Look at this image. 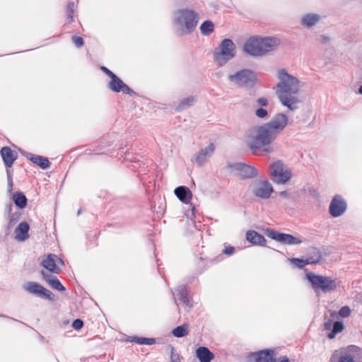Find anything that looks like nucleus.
Here are the masks:
<instances>
[{"mask_svg": "<svg viewBox=\"0 0 362 362\" xmlns=\"http://www.w3.org/2000/svg\"><path fill=\"white\" fill-rule=\"evenodd\" d=\"M287 124V116L284 113L276 114L269 122L256 126L249 132L246 139L247 146L255 155L274 153L272 143Z\"/></svg>", "mask_w": 362, "mask_h": 362, "instance_id": "f257e3e1", "label": "nucleus"}, {"mask_svg": "<svg viewBox=\"0 0 362 362\" xmlns=\"http://www.w3.org/2000/svg\"><path fill=\"white\" fill-rule=\"evenodd\" d=\"M276 77L279 82L275 88L279 100L284 106L287 107L290 110H296L300 103L298 96L300 88L299 80L296 76L289 74L284 69L277 71Z\"/></svg>", "mask_w": 362, "mask_h": 362, "instance_id": "f03ea898", "label": "nucleus"}, {"mask_svg": "<svg viewBox=\"0 0 362 362\" xmlns=\"http://www.w3.org/2000/svg\"><path fill=\"white\" fill-rule=\"evenodd\" d=\"M199 21V14L189 8H181L174 13L173 24L182 35L194 31Z\"/></svg>", "mask_w": 362, "mask_h": 362, "instance_id": "7ed1b4c3", "label": "nucleus"}, {"mask_svg": "<svg viewBox=\"0 0 362 362\" xmlns=\"http://www.w3.org/2000/svg\"><path fill=\"white\" fill-rule=\"evenodd\" d=\"M279 44L276 37H252L245 42L243 50L251 56H262L276 49Z\"/></svg>", "mask_w": 362, "mask_h": 362, "instance_id": "20e7f679", "label": "nucleus"}, {"mask_svg": "<svg viewBox=\"0 0 362 362\" xmlns=\"http://www.w3.org/2000/svg\"><path fill=\"white\" fill-rule=\"evenodd\" d=\"M306 278L311 284L315 293L322 291L325 293H330L337 290L338 284L335 279L330 276L317 275L310 272L306 274Z\"/></svg>", "mask_w": 362, "mask_h": 362, "instance_id": "39448f33", "label": "nucleus"}, {"mask_svg": "<svg viewBox=\"0 0 362 362\" xmlns=\"http://www.w3.org/2000/svg\"><path fill=\"white\" fill-rule=\"evenodd\" d=\"M235 56V45L230 39H224L214 52V59L219 66H224Z\"/></svg>", "mask_w": 362, "mask_h": 362, "instance_id": "423d86ee", "label": "nucleus"}, {"mask_svg": "<svg viewBox=\"0 0 362 362\" xmlns=\"http://www.w3.org/2000/svg\"><path fill=\"white\" fill-rule=\"evenodd\" d=\"M228 80L238 87H252L257 81L256 74L247 69L228 76Z\"/></svg>", "mask_w": 362, "mask_h": 362, "instance_id": "0eeeda50", "label": "nucleus"}, {"mask_svg": "<svg viewBox=\"0 0 362 362\" xmlns=\"http://www.w3.org/2000/svg\"><path fill=\"white\" fill-rule=\"evenodd\" d=\"M270 175L273 181L277 184H285L291 177V170L282 161L277 160L270 166Z\"/></svg>", "mask_w": 362, "mask_h": 362, "instance_id": "6e6552de", "label": "nucleus"}, {"mask_svg": "<svg viewBox=\"0 0 362 362\" xmlns=\"http://www.w3.org/2000/svg\"><path fill=\"white\" fill-rule=\"evenodd\" d=\"M359 351V349L355 346H349L346 349L334 354L330 362H355Z\"/></svg>", "mask_w": 362, "mask_h": 362, "instance_id": "1a4fd4ad", "label": "nucleus"}, {"mask_svg": "<svg viewBox=\"0 0 362 362\" xmlns=\"http://www.w3.org/2000/svg\"><path fill=\"white\" fill-rule=\"evenodd\" d=\"M228 167L236 176L242 179L253 177L257 175V171L254 167L242 163L229 164Z\"/></svg>", "mask_w": 362, "mask_h": 362, "instance_id": "9d476101", "label": "nucleus"}, {"mask_svg": "<svg viewBox=\"0 0 362 362\" xmlns=\"http://www.w3.org/2000/svg\"><path fill=\"white\" fill-rule=\"evenodd\" d=\"M23 288L28 293L36 295L40 298L53 300V293L38 283L33 281L28 282L23 285Z\"/></svg>", "mask_w": 362, "mask_h": 362, "instance_id": "9b49d317", "label": "nucleus"}, {"mask_svg": "<svg viewBox=\"0 0 362 362\" xmlns=\"http://www.w3.org/2000/svg\"><path fill=\"white\" fill-rule=\"evenodd\" d=\"M273 191L272 186L267 180L257 181L252 186V193L255 196L261 199L269 198Z\"/></svg>", "mask_w": 362, "mask_h": 362, "instance_id": "f8f14e48", "label": "nucleus"}, {"mask_svg": "<svg viewBox=\"0 0 362 362\" xmlns=\"http://www.w3.org/2000/svg\"><path fill=\"white\" fill-rule=\"evenodd\" d=\"M346 210V203L340 195H336L332 199L329 211L332 217L341 216Z\"/></svg>", "mask_w": 362, "mask_h": 362, "instance_id": "ddd939ff", "label": "nucleus"}, {"mask_svg": "<svg viewBox=\"0 0 362 362\" xmlns=\"http://www.w3.org/2000/svg\"><path fill=\"white\" fill-rule=\"evenodd\" d=\"M108 87L111 90L115 93L122 91L125 94L132 95L134 93V92L116 75L109 82Z\"/></svg>", "mask_w": 362, "mask_h": 362, "instance_id": "4468645a", "label": "nucleus"}, {"mask_svg": "<svg viewBox=\"0 0 362 362\" xmlns=\"http://www.w3.org/2000/svg\"><path fill=\"white\" fill-rule=\"evenodd\" d=\"M57 263L63 264V261L56 255L50 254L42 261L41 265L49 272L57 274L60 271L57 265Z\"/></svg>", "mask_w": 362, "mask_h": 362, "instance_id": "2eb2a0df", "label": "nucleus"}, {"mask_svg": "<svg viewBox=\"0 0 362 362\" xmlns=\"http://www.w3.org/2000/svg\"><path fill=\"white\" fill-rule=\"evenodd\" d=\"M250 362H275L273 350H264L252 354L250 356Z\"/></svg>", "mask_w": 362, "mask_h": 362, "instance_id": "dca6fc26", "label": "nucleus"}, {"mask_svg": "<svg viewBox=\"0 0 362 362\" xmlns=\"http://www.w3.org/2000/svg\"><path fill=\"white\" fill-rule=\"evenodd\" d=\"M214 149V144H210L207 147L201 149L194 157L195 162L199 165H202L206 163L207 158L213 154Z\"/></svg>", "mask_w": 362, "mask_h": 362, "instance_id": "f3484780", "label": "nucleus"}, {"mask_svg": "<svg viewBox=\"0 0 362 362\" xmlns=\"http://www.w3.org/2000/svg\"><path fill=\"white\" fill-rule=\"evenodd\" d=\"M175 194L183 203L189 204L192 198V193L185 186H180L175 189Z\"/></svg>", "mask_w": 362, "mask_h": 362, "instance_id": "a211bd4d", "label": "nucleus"}, {"mask_svg": "<svg viewBox=\"0 0 362 362\" xmlns=\"http://www.w3.org/2000/svg\"><path fill=\"white\" fill-rule=\"evenodd\" d=\"M29 224L27 222H21L15 230L16 239L18 241H24L28 238Z\"/></svg>", "mask_w": 362, "mask_h": 362, "instance_id": "6ab92c4d", "label": "nucleus"}, {"mask_svg": "<svg viewBox=\"0 0 362 362\" xmlns=\"http://www.w3.org/2000/svg\"><path fill=\"white\" fill-rule=\"evenodd\" d=\"M1 155L6 167L10 168L16 159V153L7 146L3 147Z\"/></svg>", "mask_w": 362, "mask_h": 362, "instance_id": "aec40b11", "label": "nucleus"}, {"mask_svg": "<svg viewBox=\"0 0 362 362\" xmlns=\"http://www.w3.org/2000/svg\"><path fill=\"white\" fill-rule=\"evenodd\" d=\"M246 239L253 245L264 246L266 243L264 237L255 230H248L246 233Z\"/></svg>", "mask_w": 362, "mask_h": 362, "instance_id": "412c9836", "label": "nucleus"}, {"mask_svg": "<svg viewBox=\"0 0 362 362\" xmlns=\"http://www.w3.org/2000/svg\"><path fill=\"white\" fill-rule=\"evenodd\" d=\"M196 357L200 362H211L214 355L207 347L200 346L196 350Z\"/></svg>", "mask_w": 362, "mask_h": 362, "instance_id": "4be33fe9", "label": "nucleus"}, {"mask_svg": "<svg viewBox=\"0 0 362 362\" xmlns=\"http://www.w3.org/2000/svg\"><path fill=\"white\" fill-rule=\"evenodd\" d=\"M306 258L308 259V263H310V264H318L322 259V252L317 247H309Z\"/></svg>", "mask_w": 362, "mask_h": 362, "instance_id": "5701e85b", "label": "nucleus"}, {"mask_svg": "<svg viewBox=\"0 0 362 362\" xmlns=\"http://www.w3.org/2000/svg\"><path fill=\"white\" fill-rule=\"evenodd\" d=\"M320 16L317 14L308 13L301 18L300 23L303 25L310 28L315 25L320 21Z\"/></svg>", "mask_w": 362, "mask_h": 362, "instance_id": "b1692460", "label": "nucleus"}, {"mask_svg": "<svg viewBox=\"0 0 362 362\" xmlns=\"http://www.w3.org/2000/svg\"><path fill=\"white\" fill-rule=\"evenodd\" d=\"M30 156H27L33 163L37 164L42 169H47L49 167L50 163L47 158L42 157L41 156H35L29 153Z\"/></svg>", "mask_w": 362, "mask_h": 362, "instance_id": "393cba45", "label": "nucleus"}, {"mask_svg": "<svg viewBox=\"0 0 362 362\" xmlns=\"http://www.w3.org/2000/svg\"><path fill=\"white\" fill-rule=\"evenodd\" d=\"M196 101L195 97L190 96L183 99L175 107L177 112H180L192 106Z\"/></svg>", "mask_w": 362, "mask_h": 362, "instance_id": "a878e982", "label": "nucleus"}, {"mask_svg": "<svg viewBox=\"0 0 362 362\" xmlns=\"http://www.w3.org/2000/svg\"><path fill=\"white\" fill-rule=\"evenodd\" d=\"M280 243L287 245H298L302 243V240L290 234L281 233L280 237Z\"/></svg>", "mask_w": 362, "mask_h": 362, "instance_id": "bb28decb", "label": "nucleus"}, {"mask_svg": "<svg viewBox=\"0 0 362 362\" xmlns=\"http://www.w3.org/2000/svg\"><path fill=\"white\" fill-rule=\"evenodd\" d=\"M15 204L20 209H23L27 204V198L22 192H15L13 194Z\"/></svg>", "mask_w": 362, "mask_h": 362, "instance_id": "cd10ccee", "label": "nucleus"}, {"mask_svg": "<svg viewBox=\"0 0 362 362\" xmlns=\"http://www.w3.org/2000/svg\"><path fill=\"white\" fill-rule=\"evenodd\" d=\"M177 295L180 300L185 304L187 307L191 308L192 306L190 300L187 298V290L185 286H180L177 289Z\"/></svg>", "mask_w": 362, "mask_h": 362, "instance_id": "c85d7f7f", "label": "nucleus"}, {"mask_svg": "<svg viewBox=\"0 0 362 362\" xmlns=\"http://www.w3.org/2000/svg\"><path fill=\"white\" fill-rule=\"evenodd\" d=\"M214 25L211 21H205L200 26V31L203 35L207 36L213 33Z\"/></svg>", "mask_w": 362, "mask_h": 362, "instance_id": "c756f323", "label": "nucleus"}, {"mask_svg": "<svg viewBox=\"0 0 362 362\" xmlns=\"http://www.w3.org/2000/svg\"><path fill=\"white\" fill-rule=\"evenodd\" d=\"M172 333L175 337L179 338L187 336L189 333L188 325L183 324L180 326L177 327L173 330Z\"/></svg>", "mask_w": 362, "mask_h": 362, "instance_id": "7c9ffc66", "label": "nucleus"}, {"mask_svg": "<svg viewBox=\"0 0 362 362\" xmlns=\"http://www.w3.org/2000/svg\"><path fill=\"white\" fill-rule=\"evenodd\" d=\"M344 329V325L342 322L337 321L333 324V329L327 334L329 339H334L337 334L341 332Z\"/></svg>", "mask_w": 362, "mask_h": 362, "instance_id": "2f4dec72", "label": "nucleus"}, {"mask_svg": "<svg viewBox=\"0 0 362 362\" xmlns=\"http://www.w3.org/2000/svg\"><path fill=\"white\" fill-rule=\"evenodd\" d=\"M132 341L136 342L139 344H146V345H152L155 344L156 340L153 338H146V337H132Z\"/></svg>", "mask_w": 362, "mask_h": 362, "instance_id": "473e14b6", "label": "nucleus"}, {"mask_svg": "<svg viewBox=\"0 0 362 362\" xmlns=\"http://www.w3.org/2000/svg\"><path fill=\"white\" fill-rule=\"evenodd\" d=\"M74 3L73 1L69 2L66 7V16L67 21L69 23L74 21Z\"/></svg>", "mask_w": 362, "mask_h": 362, "instance_id": "72a5a7b5", "label": "nucleus"}, {"mask_svg": "<svg viewBox=\"0 0 362 362\" xmlns=\"http://www.w3.org/2000/svg\"><path fill=\"white\" fill-rule=\"evenodd\" d=\"M50 282L48 284V285L53 289H55L59 291H65V287L60 283L59 279L57 278L49 281Z\"/></svg>", "mask_w": 362, "mask_h": 362, "instance_id": "f704fd0d", "label": "nucleus"}, {"mask_svg": "<svg viewBox=\"0 0 362 362\" xmlns=\"http://www.w3.org/2000/svg\"><path fill=\"white\" fill-rule=\"evenodd\" d=\"M291 262L293 263L298 268H303L307 264H310V263H308V259H298V258H292L291 259Z\"/></svg>", "mask_w": 362, "mask_h": 362, "instance_id": "c9c22d12", "label": "nucleus"}, {"mask_svg": "<svg viewBox=\"0 0 362 362\" xmlns=\"http://www.w3.org/2000/svg\"><path fill=\"white\" fill-rule=\"evenodd\" d=\"M266 234L268 237L271 238L272 239L280 242V237L281 236V233L276 232L274 230L269 228L267 230Z\"/></svg>", "mask_w": 362, "mask_h": 362, "instance_id": "e433bc0d", "label": "nucleus"}, {"mask_svg": "<svg viewBox=\"0 0 362 362\" xmlns=\"http://www.w3.org/2000/svg\"><path fill=\"white\" fill-rule=\"evenodd\" d=\"M351 310L347 305L343 306L339 310L338 315L341 317H347L351 315Z\"/></svg>", "mask_w": 362, "mask_h": 362, "instance_id": "4c0bfd02", "label": "nucleus"}, {"mask_svg": "<svg viewBox=\"0 0 362 362\" xmlns=\"http://www.w3.org/2000/svg\"><path fill=\"white\" fill-rule=\"evenodd\" d=\"M41 275L42 276V279L46 281L47 284H49L50 281L54 279L57 278L54 275L52 274L48 273L44 270L41 272Z\"/></svg>", "mask_w": 362, "mask_h": 362, "instance_id": "58836bf2", "label": "nucleus"}, {"mask_svg": "<svg viewBox=\"0 0 362 362\" xmlns=\"http://www.w3.org/2000/svg\"><path fill=\"white\" fill-rule=\"evenodd\" d=\"M255 114L258 118L263 119L267 117L268 112L267 110L259 107L255 110Z\"/></svg>", "mask_w": 362, "mask_h": 362, "instance_id": "ea45409f", "label": "nucleus"}, {"mask_svg": "<svg viewBox=\"0 0 362 362\" xmlns=\"http://www.w3.org/2000/svg\"><path fill=\"white\" fill-rule=\"evenodd\" d=\"M72 42L75 45L76 47H81L83 45V38L78 36H73L72 37Z\"/></svg>", "mask_w": 362, "mask_h": 362, "instance_id": "a19ab883", "label": "nucleus"}, {"mask_svg": "<svg viewBox=\"0 0 362 362\" xmlns=\"http://www.w3.org/2000/svg\"><path fill=\"white\" fill-rule=\"evenodd\" d=\"M83 326V322L80 319L75 320L72 323V327L74 329L78 330Z\"/></svg>", "mask_w": 362, "mask_h": 362, "instance_id": "79ce46f5", "label": "nucleus"}, {"mask_svg": "<svg viewBox=\"0 0 362 362\" xmlns=\"http://www.w3.org/2000/svg\"><path fill=\"white\" fill-rule=\"evenodd\" d=\"M268 100L266 98H259L257 100V104L261 107H266L268 105Z\"/></svg>", "mask_w": 362, "mask_h": 362, "instance_id": "37998d69", "label": "nucleus"}, {"mask_svg": "<svg viewBox=\"0 0 362 362\" xmlns=\"http://www.w3.org/2000/svg\"><path fill=\"white\" fill-rule=\"evenodd\" d=\"M170 359L171 362H179V355L175 353V349L173 347L171 349Z\"/></svg>", "mask_w": 362, "mask_h": 362, "instance_id": "c03bdc74", "label": "nucleus"}, {"mask_svg": "<svg viewBox=\"0 0 362 362\" xmlns=\"http://www.w3.org/2000/svg\"><path fill=\"white\" fill-rule=\"evenodd\" d=\"M333 324L334 322H332V319L327 320L324 324L325 329L332 331V329H333Z\"/></svg>", "mask_w": 362, "mask_h": 362, "instance_id": "a18cd8bd", "label": "nucleus"}, {"mask_svg": "<svg viewBox=\"0 0 362 362\" xmlns=\"http://www.w3.org/2000/svg\"><path fill=\"white\" fill-rule=\"evenodd\" d=\"M101 70L105 73L109 77H110V78L112 79L115 76V74L112 72L110 70H109L107 67L105 66H101Z\"/></svg>", "mask_w": 362, "mask_h": 362, "instance_id": "49530a36", "label": "nucleus"}, {"mask_svg": "<svg viewBox=\"0 0 362 362\" xmlns=\"http://www.w3.org/2000/svg\"><path fill=\"white\" fill-rule=\"evenodd\" d=\"M234 250H235L234 247L228 246V247H225V249H224V250H223V252H224V254H226V255H233V254Z\"/></svg>", "mask_w": 362, "mask_h": 362, "instance_id": "de8ad7c7", "label": "nucleus"}, {"mask_svg": "<svg viewBox=\"0 0 362 362\" xmlns=\"http://www.w3.org/2000/svg\"><path fill=\"white\" fill-rule=\"evenodd\" d=\"M18 216L14 217V216H12L8 221V226L12 227L13 225L16 224V223L18 221Z\"/></svg>", "mask_w": 362, "mask_h": 362, "instance_id": "09e8293b", "label": "nucleus"}, {"mask_svg": "<svg viewBox=\"0 0 362 362\" xmlns=\"http://www.w3.org/2000/svg\"><path fill=\"white\" fill-rule=\"evenodd\" d=\"M277 362H290V361L287 357L284 356L281 358H279Z\"/></svg>", "mask_w": 362, "mask_h": 362, "instance_id": "8fccbe9b", "label": "nucleus"}, {"mask_svg": "<svg viewBox=\"0 0 362 362\" xmlns=\"http://www.w3.org/2000/svg\"><path fill=\"white\" fill-rule=\"evenodd\" d=\"M8 186H9V192H11L12 189V180L9 177L8 178Z\"/></svg>", "mask_w": 362, "mask_h": 362, "instance_id": "3c124183", "label": "nucleus"}, {"mask_svg": "<svg viewBox=\"0 0 362 362\" xmlns=\"http://www.w3.org/2000/svg\"><path fill=\"white\" fill-rule=\"evenodd\" d=\"M279 194H280V196L284 197H287L288 195V194L286 191H282L280 192Z\"/></svg>", "mask_w": 362, "mask_h": 362, "instance_id": "603ef678", "label": "nucleus"}, {"mask_svg": "<svg viewBox=\"0 0 362 362\" xmlns=\"http://www.w3.org/2000/svg\"><path fill=\"white\" fill-rule=\"evenodd\" d=\"M194 210H195V208H194V206H193V207L192 208V216H194Z\"/></svg>", "mask_w": 362, "mask_h": 362, "instance_id": "864d4df0", "label": "nucleus"}, {"mask_svg": "<svg viewBox=\"0 0 362 362\" xmlns=\"http://www.w3.org/2000/svg\"><path fill=\"white\" fill-rule=\"evenodd\" d=\"M358 93L362 95V85L360 86L358 89Z\"/></svg>", "mask_w": 362, "mask_h": 362, "instance_id": "5fc2aeb1", "label": "nucleus"}, {"mask_svg": "<svg viewBox=\"0 0 362 362\" xmlns=\"http://www.w3.org/2000/svg\"><path fill=\"white\" fill-rule=\"evenodd\" d=\"M332 317H336V313L335 312H333L332 314H331Z\"/></svg>", "mask_w": 362, "mask_h": 362, "instance_id": "6e6d98bb", "label": "nucleus"}, {"mask_svg": "<svg viewBox=\"0 0 362 362\" xmlns=\"http://www.w3.org/2000/svg\"><path fill=\"white\" fill-rule=\"evenodd\" d=\"M80 213H81V209H79V210L78 211V214H79Z\"/></svg>", "mask_w": 362, "mask_h": 362, "instance_id": "4d7b16f0", "label": "nucleus"}]
</instances>
